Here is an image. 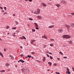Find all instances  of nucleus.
I'll list each match as a JSON object with an SVG mask.
<instances>
[{"label": "nucleus", "instance_id": "nucleus-1", "mask_svg": "<svg viewBox=\"0 0 74 74\" xmlns=\"http://www.w3.org/2000/svg\"><path fill=\"white\" fill-rule=\"evenodd\" d=\"M63 38H70V36L68 35H64L63 36Z\"/></svg>", "mask_w": 74, "mask_h": 74}, {"label": "nucleus", "instance_id": "nucleus-2", "mask_svg": "<svg viewBox=\"0 0 74 74\" xmlns=\"http://www.w3.org/2000/svg\"><path fill=\"white\" fill-rule=\"evenodd\" d=\"M40 10L39 9H38L37 11H35L34 12V14H40Z\"/></svg>", "mask_w": 74, "mask_h": 74}, {"label": "nucleus", "instance_id": "nucleus-3", "mask_svg": "<svg viewBox=\"0 0 74 74\" xmlns=\"http://www.w3.org/2000/svg\"><path fill=\"white\" fill-rule=\"evenodd\" d=\"M21 62V63H24L25 62V61L22 60H20L19 61H18V63H19V62Z\"/></svg>", "mask_w": 74, "mask_h": 74}, {"label": "nucleus", "instance_id": "nucleus-4", "mask_svg": "<svg viewBox=\"0 0 74 74\" xmlns=\"http://www.w3.org/2000/svg\"><path fill=\"white\" fill-rule=\"evenodd\" d=\"M34 42H35V40H32L31 41V43L32 44H34L33 43Z\"/></svg>", "mask_w": 74, "mask_h": 74}, {"label": "nucleus", "instance_id": "nucleus-5", "mask_svg": "<svg viewBox=\"0 0 74 74\" xmlns=\"http://www.w3.org/2000/svg\"><path fill=\"white\" fill-rule=\"evenodd\" d=\"M65 26L66 27H67V29H69V28H70V26H69V25H67L66 24H65Z\"/></svg>", "mask_w": 74, "mask_h": 74}, {"label": "nucleus", "instance_id": "nucleus-6", "mask_svg": "<svg viewBox=\"0 0 74 74\" xmlns=\"http://www.w3.org/2000/svg\"><path fill=\"white\" fill-rule=\"evenodd\" d=\"M61 2L62 3H63V4H65V3H66V1H64L63 0H62L61 1Z\"/></svg>", "mask_w": 74, "mask_h": 74}, {"label": "nucleus", "instance_id": "nucleus-7", "mask_svg": "<svg viewBox=\"0 0 74 74\" xmlns=\"http://www.w3.org/2000/svg\"><path fill=\"white\" fill-rule=\"evenodd\" d=\"M37 18L39 19H41L42 18V17L40 16H37Z\"/></svg>", "mask_w": 74, "mask_h": 74}, {"label": "nucleus", "instance_id": "nucleus-8", "mask_svg": "<svg viewBox=\"0 0 74 74\" xmlns=\"http://www.w3.org/2000/svg\"><path fill=\"white\" fill-rule=\"evenodd\" d=\"M62 31H63V30L61 29H58V32L60 33H62Z\"/></svg>", "mask_w": 74, "mask_h": 74}, {"label": "nucleus", "instance_id": "nucleus-9", "mask_svg": "<svg viewBox=\"0 0 74 74\" xmlns=\"http://www.w3.org/2000/svg\"><path fill=\"white\" fill-rule=\"evenodd\" d=\"M9 57H10V58H11V59H14V58L12 56L10 55L9 56Z\"/></svg>", "mask_w": 74, "mask_h": 74}, {"label": "nucleus", "instance_id": "nucleus-10", "mask_svg": "<svg viewBox=\"0 0 74 74\" xmlns=\"http://www.w3.org/2000/svg\"><path fill=\"white\" fill-rule=\"evenodd\" d=\"M54 27V25H51L48 27L49 28H53Z\"/></svg>", "mask_w": 74, "mask_h": 74}, {"label": "nucleus", "instance_id": "nucleus-11", "mask_svg": "<svg viewBox=\"0 0 74 74\" xmlns=\"http://www.w3.org/2000/svg\"><path fill=\"white\" fill-rule=\"evenodd\" d=\"M10 64L8 63H7L6 64V67H8V66H10Z\"/></svg>", "mask_w": 74, "mask_h": 74}, {"label": "nucleus", "instance_id": "nucleus-12", "mask_svg": "<svg viewBox=\"0 0 74 74\" xmlns=\"http://www.w3.org/2000/svg\"><path fill=\"white\" fill-rule=\"evenodd\" d=\"M46 60V58H45V57H43V62H45Z\"/></svg>", "mask_w": 74, "mask_h": 74}, {"label": "nucleus", "instance_id": "nucleus-13", "mask_svg": "<svg viewBox=\"0 0 74 74\" xmlns=\"http://www.w3.org/2000/svg\"><path fill=\"white\" fill-rule=\"evenodd\" d=\"M56 5V6H57V7H59L60 6V5L59 4H57Z\"/></svg>", "mask_w": 74, "mask_h": 74}, {"label": "nucleus", "instance_id": "nucleus-14", "mask_svg": "<svg viewBox=\"0 0 74 74\" xmlns=\"http://www.w3.org/2000/svg\"><path fill=\"white\" fill-rule=\"evenodd\" d=\"M0 55L2 57H3V53L1 52L0 53Z\"/></svg>", "mask_w": 74, "mask_h": 74}, {"label": "nucleus", "instance_id": "nucleus-15", "mask_svg": "<svg viewBox=\"0 0 74 74\" xmlns=\"http://www.w3.org/2000/svg\"><path fill=\"white\" fill-rule=\"evenodd\" d=\"M42 4L43 5V7H46V4L44 3H42Z\"/></svg>", "mask_w": 74, "mask_h": 74}, {"label": "nucleus", "instance_id": "nucleus-16", "mask_svg": "<svg viewBox=\"0 0 74 74\" xmlns=\"http://www.w3.org/2000/svg\"><path fill=\"white\" fill-rule=\"evenodd\" d=\"M5 71V70H3L2 71H0V72H1V73H4V72Z\"/></svg>", "mask_w": 74, "mask_h": 74}, {"label": "nucleus", "instance_id": "nucleus-17", "mask_svg": "<svg viewBox=\"0 0 74 74\" xmlns=\"http://www.w3.org/2000/svg\"><path fill=\"white\" fill-rule=\"evenodd\" d=\"M66 74L67 73L68 74H70V73H70V71H67L66 72Z\"/></svg>", "mask_w": 74, "mask_h": 74}, {"label": "nucleus", "instance_id": "nucleus-18", "mask_svg": "<svg viewBox=\"0 0 74 74\" xmlns=\"http://www.w3.org/2000/svg\"><path fill=\"white\" fill-rule=\"evenodd\" d=\"M43 37L44 38H46V39H47V36L45 35H44Z\"/></svg>", "mask_w": 74, "mask_h": 74}, {"label": "nucleus", "instance_id": "nucleus-19", "mask_svg": "<svg viewBox=\"0 0 74 74\" xmlns=\"http://www.w3.org/2000/svg\"><path fill=\"white\" fill-rule=\"evenodd\" d=\"M67 16H68V17H69V18H70V17H72V16L71 15H68Z\"/></svg>", "mask_w": 74, "mask_h": 74}, {"label": "nucleus", "instance_id": "nucleus-20", "mask_svg": "<svg viewBox=\"0 0 74 74\" xmlns=\"http://www.w3.org/2000/svg\"><path fill=\"white\" fill-rule=\"evenodd\" d=\"M35 24L36 27H38V25L36 23H35Z\"/></svg>", "mask_w": 74, "mask_h": 74}, {"label": "nucleus", "instance_id": "nucleus-21", "mask_svg": "<svg viewBox=\"0 0 74 74\" xmlns=\"http://www.w3.org/2000/svg\"><path fill=\"white\" fill-rule=\"evenodd\" d=\"M48 64H49L50 65H51L52 64V63H51V62H48Z\"/></svg>", "mask_w": 74, "mask_h": 74}, {"label": "nucleus", "instance_id": "nucleus-22", "mask_svg": "<svg viewBox=\"0 0 74 74\" xmlns=\"http://www.w3.org/2000/svg\"><path fill=\"white\" fill-rule=\"evenodd\" d=\"M50 40L51 41H54V39H50Z\"/></svg>", "mask_w": 74, "mask_h": 74}, {"label": "nucleus", "instance_id": "nucleus-23", "mask_svg": "<svg viewBox=\"0 0 74 74\" xmlns=\"http://www.w3.org/2000/svg\"><path fill=\"white\" fill-rule=\"evenodd\" d=\"M59 53H60V54H61V55H63V53H62V52H61V51H60V52H59Z\"/></svg>", "mask_w": 74, "mask_h": 74}, {"label": "nucleus", "instance_id": "nucleus-24", "mask_svg": "<svg viewBox=\"0 0 74 74\" xmlns=\"http://www.w3.org/2000/svg\"><path fill=\"white\" fill-rule=\"evenodd\" d=\"M54 45H53V44H50V46H51V47H52Z\"/></svg>", "mask_w": 74, "mask_h": 74}, {"label": "nucleus", "instance_id": "nucleus-25", "mask_svg": "<svg viewBox=\"0 0 74 74\" xmlns=\"http://www.w3.org/2000/svg\"><path fill=\"white\" fill-rule=\"evenodd\" d=\"M69 43L70 44H73V42H72L71 41H70Z\"/></svg>", "mask_w": 74, "mask_h": 74}, {"label": "nucleus", "instance_id": "nucleus-26", "mask_svg": "<svg viewBox=\"0 0 74 74\" xmlns=\"http://www.w3.org/2000/svg\"><path fill=\"white\" fill-rule=\"evenodd\" d=\"M31 56L28 55V58H31Z\"/></svg>", "mask_w": 74, "mask_h": 74}, {"label": "nucleus", "instance_id": "nucleus-27", "mask_svg": "<svg viewBox=\"0 0 74 74\" xmlns=\"http://www.w3.org/2000/svg\"><path fill=\"white\" fill-rule=\"evenodd\" d=\"M32 30L33 32H35V31H36V30H35V29H32Z\"/></svg>", "mask_w": 74, "mask_h": 74}, {"label": "nucleus", "instance_id": "nucleus-28", "mask_svg": "<svg viewBox=\"0 0 74 74\" xmlns=\"http://www.w3.org/2000/svg\"><path fill=\"white\" fill-rule=\"evenodd\" d=\"M50 58L51 59H53V58L51 56H50Z\"/></svg>", "mask_w": 74, "mask_h": 74}, {"label": "nucleus", "instance_id": "nucleus-29", "mask_svg": "<svg viewBox=\"0 0 74 74\" xmlns=\"http://www.w3.org/2000/svg\"><path fill=\"white\" fill-rule=\"evenodd\" d=\"M56 73L57 74H60V73L58 72H56Z\"/></svg>", "mask_w": 74, "mask_h": 74}, {"label": "nucleus", "instance_id": "nucleus-30", "mask_svg": "<svg viewBox=\"0 0 74 74\" xmlns=\"http://www.w3.org/2000/svg\"><path fill=\"white\" fill-rule=\"evenodd\" d=\"M29 20L30 21H33V19L30 18L29 19Z\"/></svg>", "mask_w": 74, "mask_h": 74}, {"label": "nucleus", "instance_id": "nucleus-31", "mask_svg": "<svg viewBox=\"0 0 74 74\" xmlns=\"http://www.w3.org/2000/svg\"><path fill=\"white\" fill-rule=\"evenodd\" d=\"M12 36H13L14 37H15L16 36V35H15L14 34H13Z\"/></svg>", "mask_w": 74, "mask_h": 74}, {"label": "nucleus", "instance_id": "nucleus-32", "mask_svg": "<svg viewBox=\"0 0 74 74\" xmlns=\"http://www.w3.org/2000/svg\"><path fill=\"white\" fill-rule=\"evenodd\" d=\"M67 71H69V69L68 68H67Z\"/></svg>", "mask_w": 74, "mask_h": 74}, {"label": "nucleus", "instance_id": "nucleus-33", "mask_svg": "<svg viewBox=\"0 0 74 74\" xmlns=\"http://www.w3.org/2000/svg\"><path fill=\"white\" fill-rule=\"evenodd\" d=\"M35 29H36L37 30H38V29H39V28H38L37 27H36Z\"/></svg>", "mask_w": 74, "mask_h": 74}, {"label": "nucleus", "instance_id": "nucleus-34", "mask_svg": "<svg viewBox=\"0 0 74 74\" xmlns=\"http://www.w3.org/2000/svg\"><path fill=\"white\" fill-rule=\"evenodd\" d=\"M10 27L8 26H7L6 27V28L7 29H8Z\"/></svg>", "mask_w": 74, "mask_h": 74}, {"label": "nucleus", "instance_id": "nucleus-35", "mask_svg": "<svg viewBox=\"0 0 74 74\" xmlns=\"http://www.w3.org/2000/svg\"><path fill=\"white\" fill-rule=\"evenodd\" d=\"M7 8H6V7H4V9L5 10H6V9Z\"/></svg>", "mask_w": 74, "mask_h": 74}, {"label": "nucleus", "instance_id": "nucleus-36", "mask_svg": "<svg viewBox=\"0 0 74 74\" xmlns=\"http://www.w3.org/2000/svg\"><path fill=\"white\" fill-rule=\"evenodd\" d=\"M22 37H23V38H24V39L26 40V38H25V36H23Z\"/></svg>", "mask_w": 74, "mask_h": 74}, {"label": "nucleus", "instance_id": "nucleus-37", "mask_svg": "<svg viewBox=\"0 0 74 74\" xmlns=\"http://www.w3.org/2000/svg\"><path fill=\"white\" fill-rule=\"evenodd\" d=\"M16 29V27H14L13 28H12V29Z\"/></svg>", "mask_w": 74, "mask_h": 74}, {"label": "nucleus", "instance_id": "nucleus-38", "mask_svg": "<svg viewBox=\"0 0 74 74\" xmlns=\"http://www.w3.org/2000/svg\"><path fill=\"white\" fill-rule=\"evenodd\" d=\"M72 26L73 27H74V24H73L72 25Z\"/></svg>", "mask_w": 74, "mask_h": 74}, {"label": "nucleus", "instance_id": "nucleus-39", "mask_svg": "<svg viewBox=\"0 0 74 74\" xmlns=\"http://www.w3.org/2000/svg\"><path fill=\"white\" fill-rule=\"evenodd\" d=\"M71 14L73 15H74V13H71Z\"/></svg>", "mask_w": 74, "mask_h": 74}, {"label": "nucleus", "instance_id": "nucleus-40", "mask_svg": "<svg viewBox=\"0 0 74 74\" xmlns=\"http://www.w3.org/2000/svg\"><path fill=\"white\" fill-rule=\"evenodd\" d=\"M54 65L55 66H56L57 65V64H56V63H55V64H54Z\"/></svg>", "mask_w": 74, "mask_h": 74}, {"label": "nucleus", "instance_id": "nucleus-41", "mask_svg": "<svg viewBox=\"0 0 74 74\" xmlns=\"http://www.w3.org/2000/svg\"><path fill=\"white\" fill-rule=\"evenodd\" d=\"M46 55H47V57H48L49 58V55H48V54H47Z\"/></svg>", "mask_w": 74, "mask_h": 74}, {"label": "nucleus", "instance_id": "nucleus-42", "mask_svg": "<svg viewBox=\"0 0 74 74\" xmlns=\"http://www.w3.org/2000/svg\"><path fill=\"white\" fill-rule=\"evenodd\" d=\"M21 57H23V54H21Z\"/></svg>", "mask_w": 74, "mask_h": 74}, {"label": "nucleus", "instance_id": "nucleus-43", "mask_svg": "<svg viewBox=\"0 0 74 74\" xmlns=\"http://www.w3.org/2000/svg\"><path fill=\"white\" fill-rule=\"evenodd\" d=\"M20 38H21V39H23V38H22V37L19 38V39H20Z\"/></svg>", "mask_w": 74, "mask_h": 74}, {"label": "nucleus", "instance_id": "nucleus-44", "mask_svg": "<svg viewBox=\"0 0 74 74\" xmlns=\"http://www.w3.org/2000/svg\"><path fill=\"white\" fill-rule=\"evenodd\" d=\"M32 54L34 55V54L35 53L33 52H32Z\"/></svg>", "mask_w": 74, "mask_h": 74}, {"label": "nucleus", "instance_id": "nucleus-45", "mask_svg": "<svg viewBox=\"0 0 74 74\" xmlns=\"http://www.w3.org/2000/svg\"><path fill=\"white\" fill-rule=\"evenodd\" d=\"M31 58H32V59H33L34 58H33V57L32 56H31Z\"/></svg>", "mask_w": 74, "mask_h": 74}, {"label": "nucleus", "instance_id": "nucleus-46", "mask_svg": "<svg viewBox=\"0 0 74 74\" xmlns=\"http://www.w3.org/2000/svg\"><path fill=\"white\" fill-rule=\"evenodd\" d=\"M72 69H73V71H74V68L72 67Z\"/></svg>", "mask_w": 74, "mask_h": 74}, {"label": "nucleus", "instance_id": "nucleus-47", "mask_svg": "<svg viewBox=\"0 0 74 74\" xmlns=\"http://www.w3.org/2000/svg\"><path fill=\"white\" fill-rule=\"evenodd\" d=\"M57 59H58V60H60V58H57Z\"/></svg>", "mask_w": 74, "mask_h": 74}, {"label": "nucleus", "instance_id": "nucleus-48", "mask_svg": "<svg viewBox=\"0 0 74 74\" xmlns=\"http://www.w3.org/2000/svg\"><path fill=\"white\" fill-rule=\"evenodd\" d=\"M63 58H65V59H67V57H64Z\"/></svg>", "mask_w": 74, "mask_h": 74}, {"label": "nucleus", "instance_id": "nucleus-49", "mask_svg": "<svg viewBox=\"0 0 74 74\" xmlns=\"http://www.w3.org/2000/svg\"><path fill=\"white\" fill-rule=\"evenodd\" d=\"M0 8H1V10H3V8L1 6H0Z\"/></svg>", "mask_w": 74, "mask_h": 74}, {"label": "nucleus", "instance_id": "nucleus-50", "mask_svg": "<svg viewBox=\"0 0 74 74\" xmlns=\"http://www.w3.org/2000/svg\"><path fill=\"white\" fill-rule=\"evenodd\" d=\"M29 0V1H30V2H32V0Z\"/></svg>", "mask_w": 74, "mask_h": 74}, {"label": "nucleus", "instance_id": "nucleus-51", "mask_svg": "<svg viewBox=\"0 0 74 74\" xmlns=\"http://www.w3.org/2000/svg\"><path fill=\"white\" fill-rule=\"evenodd\" d=\"M46 47V45H44V46L43 47L44 48H45Z\"/></svg>", "mask_w": 74, "mask_h": 74}, {"label": "nucleus", "instance_id": "nucleus-52", "mask_svg": "<svg viewBox=\"0 0 74 74\" xmlns=\"http://www.w3.org/2000/svg\"><path fill=\"white\" fill-rule=\"evenodd\" d=\"M28 58V57L27 56H26L25 57L26 59L27 58Z\"/></svg>", "mask_w": 74, "mask_h": 74}, {"label": "nucleus", "instance_id": "nucleus-53", "mask_svg": "<svg viewBox=\"0 0 74 74\" xmlns=\"http://www.w3.org/2000/svg\"><path fill=\"white\" fill-rule=\"evenodd\" d=\"M7 14V13H4L3 14V15H5V14Z\"/></svg>", "mask_w": 74, "mask_h": 74}, {"label": "nucleus", "instance_id": "nucleus-54", "mask_svg": "<svg viewBox=\"0 0 74 74\" xmlns=\"http://www.w3.org/2000/svg\"><path fill=\"white\" fill-rule=\"evenodd\" d=\"M13 16H15V14H13Z\"/></svg>", "mask_w": 74, "mask_h": 74}, {"label": "nucleus", "instance_id": "nucleus-55", "mask_svg": "<svg viewBox=\"0 0 74 74\" xmlns=\"http://www.w3.org/2000/svg\"><path fill=\"white\" fill-rule=\"evenodd\" d=\"M16 23H17L16 25H18V22H17V21H16Z\"/></svg>", "mask_w": 74, "mask_h": 74}, {"label": "nucleus", "instance_id": "nucleus-56", "mask_svg": "<svg viewBox=\"0 0 74 74\" xmlns=\"http://www.w3.org/2000/svg\"><path fill=\"white\" fill-rule=\"evenodd\" d=\"M16 32H17V33H19V31H18V30H17Z\"/></svg>", "mask_w": 74, "mask_h": 74}, {"label": "nucleus", "instance_id": "nucleus-57", "mask_svg": "<svg viewBox=\"0 0 74 74\" xmlns=\"http://www.w3.org/2000/svg\"><path fill=\"white\" fill-rule=\"evenodd\" d=\"M49 54H51V55H52V53H49Z\"/></svg>", "mask_w": 74, "mask_h": 74}, {"label": "nucleus", "instance_id": "nucleus-58", "mask_svg": "<svg viewBox=\"0 0 74 74\" xmlns=\"http://www.w3.org/2000/svg\"><path fill=\"white\" fill-rule=\"evenodd\" d=\"M20 47H21V48H22L23 47H22V46H21Z\"/></svg>", "mask_w": 74, "mask_h": 74}, {"label": "nucleus", "instance_id": "nucleus-59", "mask_svg": "<svg viewBox=\"0 0 74 74\" xmlns=\"http://www.w3.org/2000/svg\"><path fill=\"white\" fill-rule=\"evenodd\" d=\"M2 12H4V11L3 10H2Z\"/></svg>", "mask_w": 74, "mask_h": 74}, {"label": "nucleus", "instance_id": "nucleus-60", "mask_svg": "<svg viewBox=\"0 0 74 74\" xmlns=\"http://www.w3.org/2000/svg\"><path fill=\"white\" fill-rule=\"evenodd\" d=\"M6 51L5 49H4V51Z\"/></svg>", "mask_w": 74, "mask_h": 74}, {"label": "nucleus", "instance_id": "nucleus-61", "mask_svg": "<svg viewBox=\"0 0 74 74\" xmlns=\"http://www.w3.org/2000/svg\"><path fill=\"white\" fill-rule=\"evenodd\" d=\"M70 1H73V0H70Z\"/></svg>", "mask_w": 74, "mask_h": 74}, {"label": "nucleus", "instance_id": "nucleus-62", "mask_svg": "<svg viewBox=\"0 0 74 74\" xmlns=\"http://www.w3.org/2000/svg\"><path fill=\"white\" fill-rule=\"evenodd\" d=\"M42 38H44V36H42Z\"/></svg>", "mask_w": 74, "mask_h": 74}, {"label": "nucleus", "instance_id": "nucleus-63", "mask_svg": "<svg viewBox=\"0 0 74 74\" xmlns=\"http://www.w3.org/2000/svg\"><path fill=\"white\" fill-rule=\"evenodd\" d=\"M27 26H30L29 25V24H28L27 25Z\"/></svg>", "mask_w": 74, "mask_h": 74}, {"label": "nucleus", "instance_id": "nucleus-64", "mask_svg": "<svg viewBox=\"0 0 74 74\" xmlns=\"http://www.w3.org/2000/svg\"><path fill=\"white\" fill-rule=\"evenodd\" d=\"M7 34H8L9 35L10 34V33H8Z\"/></svg>", "mask_w": 74, "mask_h": 74}]
</instances>
